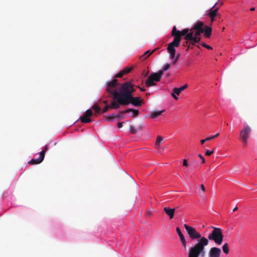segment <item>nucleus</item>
<instances>
[{"label": "nucleus", "instance_id": "nucleus-1", "mask_svg": "<svg viewBox=\"0 0 257 257\" xmlns=\"http://www.w3.org/2000/svg\"><path fill=\"white\" fill-rule=\"evenodd\" d=\"M106 90L111 94L116 101H113L111 104L104 108L103 111H106L109 108L117 109L119 104L127 105L130 103L135 106H141V100L140 97H134L133 92L134 89L132 84L129 82H126L122 84H119L117 80L113 79L107 82Z\"/></svg>", "mask_w": 257, "mask_h": 257}, {"label": "nucleus", "instance_id": "nucleus-2", "mask_svg": "<svg viewBox=\"0 0 257 257\" xmlns=\"http://www.w3.org/2000/svg\"><path fill=\"white\" fill-rule=\"evenodd\" d=\"M189 30L187 29H184L182 31L177 30L175 26H174L172 30V36L174 37V40L168 44L167 50L170 54V58L171 59H173V64H175L178 61L179 57V54L175 56L176 47H178L180 45L181 41V37L183 36H187Z\"/></svg>", "mask_w": 257, "mask_h": 257}, {"label": "nucleus", "instance_id": "nucleus-3", "mask_svg": "<svg viewBox=\"0 0 257 257\" xmlns=\"http://www.w3.org/2000/svg\"><path fill=\"white\" fill-rule=\"evenodd\" d=\"M208 243V239L205 237L198 239L197 243L189 248L188 257H205L206 252L205 247Z\"/></svg>", "mask_w": 257, "mask_h": 257}, {"label": "nucleus", "instance_id": "nucleus-4", "mask_svg": "<svg viewBox=\"0 0 257 257\" xmlns=\"http://www.w3.org/2000/svg\"><path fill=\"white\" fill-rule=\"evenodd\" d=\"M170 68V65L169 64H166L164 65L162 70L159 71L158 73H152L146 81V86L147 87L154 86L156 82H158L161 80L164 71L167 70Z\"/></svg>", "mask_w": 257, "mask_h": 257}, {"label": "nucleus", "instance_id": "nucleus-5", "mask_svg": "<svg viewBox=\"0 0 257 257\" xmlns=\"http://www.w3.org/2000/svg\"><path fill=\"white\" fill-rule=\"evenodd\" d=\"M203 23L202 22H197L193 27V30L196 31L194 34L193 31L189 32L185 38L187 40H192L193 42L197 43L200 40L199 36L204 32V29L203 28Z\"/></svg>", "mask_w": 257, "mask_h": 257}, {"label": "nucleus", "instance_id": "nucleus-6", "mask_svg": "<svg viewBox=\"0 0 257 257\" xmlns=\"http://www.w3.org/2000/svg\"><path fill=\"white\" fill-rule=\"evenodd\" d=\"M210 228H213V230L208 235V240H213L217 245H220L223 241V235L222 230L220 228H217L212 226Z\"/></svg>", "mask_w": 257, "mask_h": 257}, {"label": "nucleus", "instance_id": "nucleus-7", "mask_svg": "<svg viewBox=\"0 0 257 257\" xmlns=\"http://www.w3.org/2000/svg\"><path fill=\"white\" fill-rule=\"evenodd\" d=\"M251 133V127L248 124L245 123L239 134L240 137L245 145H246L247 143V140L250 136Z\"/></svg>", "mask_w": 257, "mask_h": 257}, {"label": "nucleus", "instance_id": "nucleus-8", "mask_svg": "<svg viewBox=\"0 0 257 257\" xmlns=\"http://www.w3.org/2000/svg\"><path fill=\"white\" fill-rule=\"evenodd\" d=\"M186 230L190 238L193 240L196 239H201V234L198 232L195 228H193L192 226L188 225L187 224H184V225Z\"/></svg>", "mask_w": 257, "mask_h": 257}, {"label": "nucleus", "instance_id": "nucleus-9", "mask_svg": "<svg viewBox=\"0 0 257 257\" xmlns=\"http://www.w3.org/2000/svg\"><path fill=\"white\" fill-rule=\"evenodd\" d=\"M221 254V249L219 248L213 247L210 248L208 257H220Z\"/></svg>", "mask_w": 257, "mask_h": 257}, {"label": "nucleus", "instance_id": "nucleus-10", "mask_svg": "<svg viewBox=\"0 0 257 257\" xmlns=\"http://www.w3.org/2000/svg\"><path fill=\"white\" fill-rule=\"evenodd\" d=\"M217 4H218V2H217L215 4V5L213 6V7L212 8V9L210 10V12L209 13V17L211 18V23H212L214 21V18L216 16L217 14L218 9L214 8Z\"/></svg>", "mask_w": 257, "mask_h": 257}, {"label": "nucleus", "instance_id": "nucleus-11", "mask_svg": "<svg viewBox=\"0 0 257 257\" xmlns=\"http://www.w3.org/2000/svg\"><path fill=\"white\" fill-rule=\"evenodd\" d=\"M139 112L137 110H135L134 109H128L126 110L125 111H122L121 113H126L127 117H132L134 116H136L138 115Z\"/></svg>", "mask_w": 257, "mask_h": 257}, {"label": "nucleus", "instance_id": "nucleus-12", "mask_svg": "<svg viewBox=\"0 0 257 257\" xmlns=\"http://www.w3.org/2000/svg\"><path fill=\"white\" fill-rule=\"evenodd\" d=\"M164 139V138L161 136H158L157 137L155 142V148L158 151H161L162 150L161 142Z\"/></svg>", "mask_w": 257, "mask_h": 257}, {"label": "nucleus", "instance_id": "nucleus-13", "mask_svg": "<svg viewBox=\"0 0 257 257\" xmlns=\"http://www.w3.org/2000/svg\"><path fill=\"white\" fill-rule=\"evenodd\" d=\"M176 231L180 237V240H181L182 243L185 247H186V244H187L186 239H185V237L184 236L183 234H182V233L181 232V231L179 227L176 228Z\"/></svg>", "mask_w": 257, "mask_h": 257}, {"label": "nucleus", "instance_id": "nucleus-14", "mask_svg": "<svg viewBox=\"0 0 257 257\" xmlns=\"http://www.w3.org/2000/svg\"><path fill=\"white\" fill-rule=\"evenodd\" d=\"M164 210L166 213L169 216L170 219L173 218L175 213V209L170 208L166 207L164 208Z\"/></svg>", "mask_w": 257, "mask_h": 257}, {"label": "nucleus", "instance_id": "nucleus-15", "mask_svg": "<svg viewBox=\"0 0 257 257\" xmlns=\"http://www.w3.org/2000/svg\"><path fill=\"white\" fill-rule=\"evenodd\" d=\"M180 93L181 92L178 88L175 87L173 88L171 95L174 99L177 100L178 99L177 95H179Z\"/></svg>", "mask_w": 257, "mask_h": 257}, {"label": "nucleus", "instance_id": "nucleus-16", "mask_svg": "<svg viewBox=\"0 0 257 257\" xmlns=\"http://www.w3.org/2000/svg\"><path fill=\"white\" fill-rule=\"evenodd\" d=\"M164 111V110H159V111H156L152 112L150 114V117L151 118H156V117H158L159 116H160V115H161L162 113Z\"/></svg>", "mask_w": 257, "mask_h": 257}, {"label": "nucleus", "instance_id": "nucleus-17", "mask_svg": "<svg viewBox=\"0 0 257 257\" xmlns=\"http://www.w3.org/2000/svg\"><path fill=\"white\" fill-rule=\"evenodd\" d=\"M131 71V68H125L123 70L120 71L115 76V77H121L124 74L127 73Z\"/></svg>", "mask_w": 257, "mask_h": 257}, {"label": "nucleus", "instance_id": "nucleus-18", "mask_svg": "<svg viewBox=\"0 0 257 257\" xmlns=\"http://www.w3.org/2000/svg\"><path fill=\"white\" fill-rule=\"evenodd\" d=\"M43 160L39 157L37 159H33L29 162V164L31 165H36L41 163Z\"/></svg>", "mask_w": 257, "mask_h": 257}, {"label": "nucleus", "instance_id": "nucleus-19", "mask_svg": "<svg viewBox=\"0 0 257 257\" xmlns=\"http://www.w3.org/2000/svg\"><path fill=\"white\" fill-rule=\"evenodd\" d=\"M205 32L204 35L206 38H209L211 35V28L208 26L205 27V30L204 31Z\"/></svg>", "mask_w": 257, "mask_h": 257}, {"label": "nucleus", "instance_id": "nucleus-20", "mask_svg": "<svg viewBox=\"0 0 257 257\" xmlns=\"http://www.w3.org/2000/svg\"><path fill=\"white\" fill-rule=\"evenodd\" d=\"M79 118L83 123H88L91 121V119L88 117L86 116L85 115L82 116H80Z\"/></svg>", "mask_w": 257, "mask_h": 257}, {"label": "nucleus", "instance_id": "nucleus-21", "mask_svg": "<svg viewBox=\"0 0 257 257\" xmlns=\"http://www.w3.org/2000/svg\"><path fill=\"white\" fill-rule=\"evenodd\" d=\"M222 250L223 252L226 254H228L229 253V250L228 243H225L222 246Z\"/></svg>", "mask_w": 257, "mask_h": 257}, {"label": "nucleus", "instance_id": "nucleus-22", "mask_svg": "<svg viewBox=\"0 0 257 257\" xmlns=\"http://www.w3.org/2000/svg\"><path fill=\"white\" fill-rule=\"evenodd\" d=\"M47 150V148L46 147L40 153H39V158H41L43 161L44 159L45 154Z\"/></svg>", "mask_w": 257, "mask_h": 257}, {"label": "nucleus", "instance_id": "nucleus-23", "mask_svg": "<svg viewBox=\"0 0 257 257\" xmlns=\"http://www.w3.org/2000/svg\"><path fill=\"white\" fill-rule=\"evenodd\" d=\"M205 191V187L203 185L200 186V190L198 191V194L200 196H202Z\"/></svg>", "mask_w": 257, "mask_h": 257}, {"label": "nucleus", "instance_id": "nucleus-24", "mask_svg": "<svg viewBox=\"0 0 257 257\" xmlns=\"http://www.w3.org/2000/svg\"><path fill=\"white\" fill-rule=\"evenodd\" d=\"M219 135V133H216L215 135L212 136L210 137H208L206 138V140L210 141L212 140L215 138H216L217 137H218Z\"/></svg>", "mask_w": 257, "mask_h": 257}, {"label": "nucleus", "instance_id": "nucleus-25", "mask_svg": "<svg viewBox=\"0 0 257 257\" xmlns=\"http://www.w3.org/2000/svg\"><path fill=\"white\" fill-rule=\"evenodd\" d=\"M155 50H153L152 51L150 52V51H146L144 54V56L145 57V58H147L149 56H150L151 54H152L154 52Z\"/></svg>", "mask_w": 257, "mask_h": 257}, {"label": "nucleus", "instance_id": "nucleus-26", "mask_svg": "<svg viewBox=\"0 0 257 257\" xmlns=\"http://www.w3.org/2000/svg\"><path fill=\"white\" fill-rule=\"evenodd\" d=\"M84 115L87 117L91 116L92 115V111H91V109H88L85 112Z\"/></svg>", "mask_w": 257, "mask_h": 257}, {"label": "nucleus", "instance_id": "nucleus-27", "mask_svg": "<svg viewBox=\"0 0 257 257\" xmlns=\"http://www.w3.org/2000/svg\"><path fill=\"white\" fill-rule=\"evenodd\" d=\"M92 108L97 112H99L100 110V108L98 106L96 105H93Z\"/></svg>", "mask_w": 257, "mask_h": 257}, {"label": "nucleus", "instance_id": "nucleus-28", "mask_svg": "<svg viewBox=\"0 0 257 257\" xmlns=\"http://www.w3.org/2000/svg\"><path fill=\"white\" fill-rule=\"evenodd\" d=\"M187 87H188V85L187 84H186L184 85L183 86H181V87L178 88V89L180 90V92H181V91H183Z\"/></svg>", "mask_w": 257, "mask_h": 257}, {"label": "nucleus", "instance_id": "nucleus-29", "mask_svg": "<svg viewBox=\"0 0 257 257\" xmlns=\"http://www.w3.org/2000/svg\"><path fill=\"white\" fill-rule=\"evenodd\" d=\"M130 131L131 132V133L132 134H134L136 132V130L135 128H134L133 126H130Z\"/></svg>", "mask_w": 257, "mask_h": 257}, {"label": "nucleus", "instance_id": "nucleus-30", "mask_svg": "<svg viewBox=\"0 0 257 257\" xmlns=\"http://www.w3.org/2000/svg\"><path fill=\"white\" fill-rule=\"evenodd\" d=\"M213 152V151L206 150L205 151V155L207 156H210V155L212 154Z\"/></svg>", "mask_w": 257, "mask_h": 257}, {"label": "nucleus", "instance_id": "nucleus-31", "mask_svg": "<svg viewBox=\"0 0 257 257\" xmlns=\"http://www.w3.org/2000/svg\"><path fill=\"white\" fill-rule=\"evenodd\" d=\"M202 46L208 49H212V47L206 44H203Z\"/></svg>", "mask_w": 257, "mask_h": 257}, {"label": "nucleus", "instance_id": "nucleus-32", "mask_svg": "<svg viewBox=\"0 0 257 257\" xmlns=\"http://www.w3.org/2000/svg\"><path fill=\"white\" fill-rule=\"evenodd\" d=\"M198 157L200 158V159L202 160V163H204L205 162V159H204V158L203 157V156L200 154H199L198 155Z\"/></svg>", "mask_w": 257, "mask_h": 257}, {"label": "nucleus", "instance_id": "nucleus-33", "mask_svg": "<svg viewBox=\"0 0 257 257\" xmlns=\"http://www.w3.org/2000/svg\"><path fill=\"white\" fill-rule=\"evenodd\" d=\"M183 165L184 166H187L188 165V164L187 163V161L186 159L183 160Z\"/></svg>", "mask_w": 257, "mask_h": 257}, {"label": "nucleus", "instance_id": "nucleus-34", "mask_svg": "<svg viewBox=\"0 0 257 257\" xmlns=\"http://www.w3.org/2000/svg\"><path fill=\"white\" fill-rule=\"evenodd\" d=\"M118 117V115H114L113 114H112L111 116V117H109V118H107L106 119V120L108 121V120H110L112 118H114V117Z\"/></svg>", "mask_w": 257, "mask_h": 257}, {"label": "nucleus", "instance_id": "nucleus-35", "mask_svg": "<svg viewBox=\"0 0 257 257\" xmlns=\"http://www.w3.org/2000/svg\"><path fill=\"white\" fill-rule=\"evenodd\" d=\"M123 122H118L117 124V126L119 128H120L122 127V123Z\"/></svg>", "mask_w": 257, "mask_h": 257}, {"label": "nucleus", "instance_id": "nucleus-36", "mask_svg": "<svg viewBox=\"0 0 257 257\" xmlns=\"http://www.w3.org/2000/svg\"><path fill=\"white\" fill-rule=\"evenodd\" d=\"M207 141H208V140H206V138L204 140H201V141H200V143L202 145L204 144V143L205 142H207Z\"/></svg>", "mask_w": 257, "mask_h": 257}, {"label": "nucleus", "instance_id": "nucleus-37", "mask_svg": "<svg viewBox=\"0 0 257 257\" xmlns=\"http://www.w3.org/2000/svg\"><path fill=\"white\" fill-rule=\"evenodd\" d=\"M166 148H167V147H165V148H162V150L161 151H158L159 152L163 151L165 149H166Z\"/></svg>", "mask_w": 257, "mask_h": 257}, {"label": "nucleus", "instance_id": "nucleus-38", "mask_svg": "<svg viewBox=\"0 0 257 257\" xmlns=\"http://www.w3.org/2000/svg\"><path fill=\"white\" fill-rule=\"evenodd\" d=\"M166 148H167V147H165V148H162V150L161 151H158L159 152L163 151L165 149H166Z\"/></svg>", "mask_w": 257, "mask_h": 257}, {"label": "nucleus", "instance_id": "nucleus-39", "mask_svg": "<svg viewBox=\"0 0 257 257\" xmlns=\"http://www.w3.org/2000/svg\"><path fill=\"white\" fill-rule=\"evenodd\" d=\"M166 148H167V147H165V148H162V150L161 151H158L159 152L163 151L165 149H166Z\"/></svg>", "mask_w": 257, "mask_h": 257}, {"label": "nucleus", "instance_id": "nucleus-40", "mask_svg": "<svg viewBox=\"0 0 257 257\" xmlns=\"http://www.w3.org/2000/svg\"><path fill=\"white\" fill-rule=\"evenodd\" d=\"M166 148H167V147H165V148H162V150L161 151H158L159 152L163 151L165 149H166Z\"/></svg>", "mask_w": 257, "mask_h": 257}, {"label": "nucleus", "instance_id": "nucleus-41", "mask_svg": "<svg viewBox=\"0 0 257 257\" xmlns=\"http://www.w3.org/2000/svg\"><path fill=\"white\" fill-rule=\"evenodd\" d=\"M237 209V207L236 206L235 207H234L233 209V211L234 212Z\"/></svg>", "mask_w": 257, "mask_h": 257}, {"label": "nucleus", "instance_id": "nucleus-42", "mask_svg": "<svg viewBox=\"0 0 257 257\" xmlns=\"http://www.w3.org/2000/svg\"><path fill=\"white\" fill-rule=\"evenodd\" d=\"M140 89H141V91H145V88H140Z\"/></svg>", "mask_w": 257, "mask_h": 257}, {"label": "nucleus", "instance_id": "nucleus-43", "mask_svg": "<svg viewBox=\"0 0 257 257\" xmlns=\"http://www.w3.org/2000/svg\"><path fill=\"white\" fill-rule=\"evenodd\" d=\"M254 10H255V8H251V9H250V10L251 11H254Z\"/></svg>", "mask_w": 257, "mask_h": 257}]
</instances>
